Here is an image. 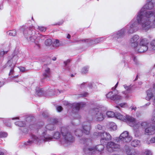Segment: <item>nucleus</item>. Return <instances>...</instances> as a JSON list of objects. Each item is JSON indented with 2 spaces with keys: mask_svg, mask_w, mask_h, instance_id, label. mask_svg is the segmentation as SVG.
I'll return each instance as SVG.
<instances>
[{
  "mask_svg": "<svg viewBox=\"0 0 155 155\" xmlns=\"http://www.w3.org/2000/svg\"><path fill=\"white\" fill-rule=\"evenodd\" d=\"M123 86L126 90V91L124 92V93L125 94H127L130 93L131 92V88L130 86H127L126 85H123Z\"/></svg>",
  "mask_w": 155,
  "mask_h": 155,
  "instance_id": "obj_29",
  "label": "nucleus"
},
{
  "mask_svg": "<svg viewBox=\"0 0 155 155\" xmlns=\"http://www.w3.org/2000/svg\"><path fill=\"white\" fill-rule=\"evenodd\" d=\"M129 133L127 131H124L120 135L119 137H116L115 140L118 143L123 142L128 143L132 140L131 137L129 135Z\"/></svg>",
  "mask_w": 155,
  "mask_h": 155,
  "instance_id": "obj_11",
  "label": "nucleus"
},
{
  "mask_svg": "<svg viewBox=\"0 0 155 155\" xmlns=\"http://www.w3.org/2000/svg\"><path fill=\"white\" fill-rule=\"evenodd\" d=\"M44 113H43L42 114V115H43V116L44 117H46V116H44Z\"/></svg>",
  "mask_w": 155,
  "mask_h": 155,
  "instance_id": "obj_63",
  "label": "nucleus"
},
{
  "mask_svg": "<svg viewBox=\"0 0 155 155\" xmlns=\"http://www.w3.org/2000/svg\"><path fill=\"white\" fill-rule=\"evenodd\" d=\"M61 133L62 136L61 141V143L63 145L66 146L70 145L74 141V139L70 132L68 131L65 127H62Z\"/></svg>",
  "mask_w": 155,
  "mask_h": 155,
  "instance_id": "obj_4",
  "label": "nucleus"
},
{
  "mask_svg": "<svg viewBox=\"0 0 155 155\" xmlns=\"http://www.w3.org/2000/svg\"><path fill=\"white\" fill-rule=\"evenodd\" d=\"M15 124L17 126L21 127H24L25 125L24 122L21 121L16 122L15 123Z\"/></svg>",
  "mask_w": 155,
  "mask_h": 155,
  "instance_id": "obj_33",
  "label": "nucleus"
},
{
  "mask_svg": "<svg viewBox=\"0 0 155 155\" xmlns=\"http://www.w3.org/2000/svg\"><path fill=\"white\" fill-rule=\"evenodd\" d=\"M125 151L127 155H137V152L134 149L128 146H126Z\"/></svg>",
  "mask_w": 155,
  "mask_h": 155,
  "instance_id": "obj_18",
  "label": "nucleus"
},
{
  "mask_svg": "<svg viewBox=\"0 0 155 155\" xmlns=\"http://www.w3.org/2000/svg\"><path fill=\"white\" fill-rule=\"evenodd\" d=\"M7 51H0V57L2 56L4 54H6Z\"/></svg>",
  "mask_w": 155,
  "mask_h": 155,
  "instance_id": "obj_44",
  "label": "nucleus"
},
{
  "mask_svg": "<svg viewBox=\"0 0 155 155\" xmlns=\"http://www.w3.org/2000/svg\"><path fill=\"white\" fill-rule=\"evenodd\" d=\"M50 122L52 123V124H50L47 125L45 127L43 126L39 128L38 130V132L40 135L37 137L35 135H32L31 136V140H29L27 142L24 143L26 146L30 145L33 143L34 142L37 145H40L44 141H50L52 139V136L47 134V130H54L55 127L53 124H57L58 122L57 119L54 118L51 119Z\"/></svg>",
  "mask_w": 155,
  "mask_h": 155,
  "instance_id": "obj_2",
  "label": "nucleus"
},
{
  "mask_svg": "<svg viewBox=\"0 0 155 155\" xmlns=\"http://www.w3.org/2000/svg\"><path fill=\"white\" fill-rule=\"evenodd\" d=\"M135 121L136 123L135 124V128H134L135 129H136V128H138L140 126V125H141L142 127L143 128H145L146 127H147L149 126V124L146 122H143L141 123V124H140V123L137 124L136 120Z\"/></svg>",
  "mask_w": 155,
  "mask_h": 155,
  "instance_id": "obj_19",
  "label": "nucleus"
},
{
  "mask_svg": "<svg viewBox=\"0 0 155 155\" xmlns=\"http://www.w3.org/2000/svg\"><path fill=\"white\" fill-rule=\"evenodd\" d=\"M7 136V134L5 132H0V137H5Z\"/></svg>",
  "mask_w": 155,
  "mask_h": 155,
  "instance_id": "obj_38",
  "label": "nucleus"
},
{
  "mask_svg": "<svg viewBox=\"0 0 155 155\" xmlns=\"http://www.w3.org/2000/svg\"><path fill=\"white\" fill-rule=\"evenodd\" d=\"M44 94V91L41 89H39L36 91V95L38 96H42Z\"/></svg>",
  "mask_w": 155,
  "mask_h": 155,
  "instance_id": "obj_28",
  "label": "nucleus"
},
{
  "mask_svg": "<svg viewBox=\"0 0 155 155\" xmlns=\"http://www.w3.org/2000/svg\"><path fill=\"white\" fill-rule=\"evenodd\" d=\"M63 103L66 106L69 105H70L67 101H64V102Z\"/></svg>",
  "mask_w": 155,
  "mask_h": 155,
  "instance_id": "obj_51",
  "label": "nucleus"
},
{
  "mask_svg": "<svg viewBox=\"0 0 155 155\" xmlns=\"http://www.w3.org/2000/svg\"><path fill=\"white\" fill-rule=\"evenodd\" d=\"M3 8V6H0V9H1Z\"/></svg>",
  "mask_w": 155,
  "mask_h": 155,
  "instance_id": "obj_64",
  "label": "nucleus"
},
{
  "mask_svg": "<svg viewBox=\"0 0 155 155\" xmlns=\"http://www.w3.org/2000/svg\"><path fill=\"white\" fill-rule=\"evenodd\" d=\"M86 104L83 102L80 103H76L73 104L72 109V113H75L77 112L80 109L85 106Z\"/></svg>",
  "mask_w": 155,
  "mask_h": 155,
  "instance_id": "obj_15",
  "label": "nucleus"
},
{
  "mask_svg": "<svg viewBox=\"0 0 155 155\" xmlns=\"http://www.w3.org/2000/svg\"><path fill=\"white\" fill-rule=\"evenodd\" d=\"M83 130L80 129H77L74 131V133L76 136L80 137L82 135L83 133L86 135H88L90 133L91 126L89 122H84L82 126Z\"/></svg>",
  "mask_w": 155,
  "mask_h": 155,
  "instance_id": "obj_9",
  "label": "nucleus"
},
{
  "mask_svg": "<svg viewBox=\"0 0 155 155\" xmlns=\"http://www.w3.org/2000/svg\"><path fill=\"white\" fill-rule=\"evenodd\" d=\"M43 76L44 77L43 79H45L46 78H48L46 79L47 81L49 80L50 78L51 72L49 68H48L46 65L44 64L43 67Z\"/></svg>",
  "mask_w": 155,
  "mask_h": 155,
  "instance_id": "obj_16",
  "label": "nucleus"
},
{
  "mask_svg": "<svg viewBox=\"0 0 155 155\" xmlns=\"http://www.w3.org/2000/svg\"><path fill=\"white\" fill-rule=\"evenodd\" d=\"M60 136V134L58 132H55L52 137V139L54 138L55 139H57L59 138Z\"/></svg>",
  "mask_w": 155,
  "mask_h": 155,
  "instance_id": "obj_35",
  "label": "nucleus"
},
{
  "mask_svg": "<svg viewBox=\"0 0 155 155\" xmlns=\"http://www.w3.org/2000/svg\"><path fill=\"white\" fill-rule=\"evenodd\" d=\"M119 105L122 107H125L127 106V104L125 103L120 104Z\"/></svg>",
  "mask_w": 155,
  "mask_h": 155,
  "instance_id": "obj_42",
  "label": "nucleus"
},
{
  "mask_svg": "<svg viewBox=\"0 0 155 155\" xmlns=\"http://www.w3.org/2000/svg\"><path fill=\"white\" fill-rule=\"evenodd\" d=\"M20 31H23V34L25 35V38L27 39L29 38H32L33 39L36 38V39H39V38L44 39L46 37V36H43L41 35H39L38 36H34V37L31 36V34L32 33V31L31 29L30 28H28L25 26H23L21 27L20 29Z\"/></svg>",
  "mask_w": 155,
  "mask_h": 155,
  "instance_id": "obj_10",
  "label": "nucleus"
},
{
  "mask_svg": "<svg viewBox=\"0 0 155 155\" xmlns=\"http://www.w3.org/2000/svg\"><path fill=\"white\" fill-rule=\"evenodd\" d=\"M52 60L54 61L55 60H56V58L55 57H54L53 58H52Z\"/></svg>",
  "mask_w": 155,
  "mask_h": 155,
  "instance_id": "obj_61",
  "label": "nucleus"
},
{
  "mask_svg": "<svg viewBox=\"0 0 155 155\" xmlns=\"http://www.w3.org/2000/svg\"><path fill=\"white\" fill-rule=\"evenodd\" d=\"M30 40H31V41L32 42L34 43L38 47V48H39V45L38 44V41H35V39H29Z\"/></svg>",
  "mask_w": 155,
  "mask_h": 155,
  "instance_id": "obj_41",
  "label": "nucleus"
},
{
  "mask_svg": "<svg viewBox=\"0 0 155 155\" xmlns=\"http://www.w3.org/2000/svg\"><path fill=\"white\" fill-rule=\"evenodd\" d=\"M88 94L87 92H84L83 94H78L77 96V97H85L87 96Z\"/></svg>",
  "mask_w": 155,
  "mask_h": 155,
  "instance_id": "obj_37",
  "label": "nucleus"
},
{
  "mask_svg": "<svg viewBox=\"0 0 155 155\" xmlns=\"http://www.w3.org/2000/svg\"><path fill=\"white\" fill-rule=\"evenodd\" d=\"M115 117L117 119L127 122L129 126L135 128L136 121L135 119L133 117L127 115L124 116L119 113H116Z\"/></svg>",
  "mask_w": 155,
  "mask_h": 155,
  "instance_id": "obj_7",
  "label": "nucleus"
},
{
  "mask_svg": "<svg viewBox=\"0 0 155 155\" xmlns=\"http://www.w3.org/2000/svg\"><path fill=\"white\" fill-rule=\"evenodd\" d=\"M139 36L137 35H134L131 39H139Z\"/></svg>",
  "mask_w": 155,
  "mask_h": 155,
  "instance_id": "obj_49",
  "label": "nucleus"
},
{
  "mask_svg": "<svg viewBox=\"0 0 155 155\" xmlns=\"http://www.w3.org/2000/svg\"><path fill=\"white\" fill-rule=\"evenodd\" d=\"M131 109L132 110H135L137 108L136 107H131Z\"/></svg>",
  "mask_w": 155,
  "mask_h": 155,
  "instance_id": "obj_52",
  "label": "nucleus"
},
{
  "mask_svg": "<svg viewBox=\"0 0 155 155\" xmlns=\"http://www.w3.org/2000/svg\"><path fill=\"white\" fill-rule=\"evenodd\" d=\"M85 84V83H82L81 85V88H82L84 87V84Z\"/></svg>",
  "mask_w": 155,
  "mask_h": 155,
  "instance_id": "obj_56",
  "label": "nucleus"
},
{
  "mask_svg": "<svg viewBox=\"0 0 155 155\" xmlns=\"http://www.w3.org/2000/svg\"><path fill=\"white\" fill-rule=\"evenodd\" d=\"M145 154L146 155H151V152L149 150H147L144 152Z\"/></svg>",
  "mask_w": 155,
  "mask_h": 155,
  "instance_id": "obj_45",
  "label": "nucleus"
},
{
  "mask_svg": "<svg viewBox=\"0 0 155 155\" xmlns=\"http://www.w3.org/2000/svg\"><path fill=\"white\" fill-rule=\"evenodd\" d=\"M18 75H16L15 76H14L13 77H12V78H17L18 77Z\"/></svg>",
  "mask_w": 155,
  "mask_h": 155,
  "instance_id": "obj_62",
  "label": "nucleus"
},
{
  "mask_svg": "<svg viewBox=\"0 0 155 155\" xmlns=\"http://www.w3.org/2000/svg\"><path fill=\"white\" fill-rule=\"evenodd\" d=\"M152 121L155 124V110H154L152 115V117L151 118Z\"/></svg>",
  "mask_w": 155,
  "mask_h": 155,
  "instance_id": "obj_40",
  "label": "nucleus"
},
{
  "mask_svg": "<svg viewBox=\"0 0 155 155\" xmlns=\"http://www.w3.org/2000/svg\"><path fill=\"white\" fill-rule=\"evenodd\" d=\"M96 128L98 130H101L102 129V127L101 125L98 124L96 126Z\"/></svg>",
  "mask_w": 155,
  "mask_h": 155,
  "instance_id": "obj_48",
  "label": "nucleus"
},
{
  "mask_svg": "<svg viewBox=\"0 0 155 155\" xmlns=\"http://www.w3.org/2000/svg\"><path fill=\"white\" fill-rule=\"evenodd\" d=\"M83 42H89L88 44L90 45L97 44L99 42V39H83Z\"/></svg>",
  "mask_w": 155,
  "mask_h": 155,
  "instance_id": "obj_21",
  "label": "nucleus"
},
{
  "mask_svg": "<svg viewBox=\"0 0 155 155\" xmlns=\"http://www.w3.org/2000/svg\"><path fill=\"white\" fill-rule=\"evenodd\" d=\"M35 30H38L41 31H45L46 30V28L43 26H37L34 27Z\"/></svg>",
  "mask_w": 155,
  "mask_h": 155,
  "instance_id": "obj_31",
  "label": "nucleus"
},
{
  "mask_svg": "<svg viewBox=\"0 0 155 155\" xmlns=\"http://www.w3.org/2000/svg\"><path fill=\"white\" fill-rule=\"evenodd\" d=\"M106 114L108 117H113L115 116V113L111 111H108L107 112Z\"/></svg>",
  "mask_w": 155,
  "mask_h": 155,
  "instance_id": "obj_32",
  "label": "nucleus"
},
{
  "mask_svg": "<svg viewBox=\"0 0 155 155\" xmlns=\"http://www.w3.org/2000/svg\"><path fill=\"white\" fill-rule=\"evenodd\" d=\"M104 144L101 143V144L97 145L95 147H94L96 150V153L97 151L101 152L102 151L104 148V146L103 145Z\"/></svg>",
  "mask_w": 155,
  "mask_h": 155,
  "instance_id": "obj_25",
  "label": "nucleus"
},
{
  "mask_svg": "<svg viewBox=\"0 0 155 155\" xmlns=\"http://www.w3.org/2000/svg\"><path fill=\"white\" fill-rule=\"evenodd\" d=\"M154 0H147L146 4L138 12L137 14L142 9V11L145 13L149 11H146V9H152L154 6V3L153 2H154ZM145 14L144 13V14Z\"/></svg>",
  "mask_w": 155,
  "mask_h": 155,
  "instance_id": "obj_14",
  "label": "nucleus"
},
{
  "mask_svg": "<svg viewBox=\"0 0 155 155\" xmlns=\"http://www.w3.org/2000/svg\"><path fill=\"white\" fill-rule=\"evenodd\" d=\"M152 89L150 88L149 90L147 91V96L146 97V99L147 100L149 101L152 97L153 98V97L154 96L153 95V93H152Z\"/></svg>",
  "mask_w": 155,
  "mask_h": 155,
  "instance_id": "obj_23",
  "label": "nucleus"
},
{
  "mask_svg": "<svg viewBox=\"0 0 155 155\" xmlns=\"http://www.w3.org/2000/svg\"><path fill=\"white\" fill-rule=\"evenodd\" d=\"M109 129L111 131L117 129V126L115 123L111 122L109 125Z\"/></svg>",
  "mask_w": 155,
  "mask_h": 155,
  "instance_id": "obj_27",
  "label": "nucleus"
},
{
  "mask_svg": "<svg viewBox=\"0 0 155 155\" xmlns=\"http://www.w3.org/2000/svg\"><path fill=\"white\" fill-rule=\"evenodd\" d=\"M153 105L154 106H155V96L153 97Z\"/></svg>",
  "mask_w": 155,
  "mask_h": 155,
  "instance_id": "obj_53",
  "label": "nucleus"
},
{
  "mask_svg": "<svg viewBox=\"0 0 155 155\" xmlns=\"http://www.w3.org/2000/svg\"><path fill=\"white\" fill-rule=\"evenodd\" d=\"M146 143L148 144L150 143H155V137H152L150 140V142H147Z\"/></svg>",
  "mask_w": 155,
  "mask_h": 155,
  "instance_id": "obj_39",
  "label": "nucleus"
},
{
  "mask_svg": "<svg viewBox=\"0 0 155 155\" xmlns=\"http://www.w3.org/2000/svg\"><path fill=\"white\" fill-rule=\"evenodd\" d=\"M67 39H70L71 38V35L69 34H68L67 36Z\"/></svg>",
  "mask_w": 155,
  "mask_h": 155,
  "instance_id": "obj_54",
  "label": "nucleus"
},
{
  "mask_svg": "<svg viewBox=\"0 0 155 155\" xmlns=\"http://www.w3.org/2000/svg\"><path fill=\"white\" fill-rule=\"evenodd\" d=\"M94 135L95 136H100L101 137L100 142L101 143L104 144L106 141L110 140L112 139V137L110 135L106 132H104L102 133L95 132L94 133Z\"/></svg>",
  "mask_w": 155,
  "mask_h": 155,
  "instance_id": "obj_12",
  "label": "nucleus"
},
{
  "mask_svg": "<svg viewBox=\"0 0 155 155\" xmlns=\"http://www.w3.org/2000/svg\"><path fill=\"white\" fill-rule=\"evenodd\" d=\"M70 62V60H68L67 61L64 62V63L65 64V67H66V66L68 65V64Z\"/></svg>",
  "mask_w": 155,
  "mask_h": 155,
  "instance_id": "obj_47",
  "label": "nucleus"
},
{
  "mask_svg": "<svg viewBox=\"0 0 155 155\" xmlns=\"http://www.w3.org/2000/svg\"><path fill=\"white\" fill-rule=\"evenodd\" d=\"M0 155H4V153L2 152H0Z\"/></svg>",
  "mask_w": 155,
  "mask_h": 155,
  "instance_id": "obj_59",
  "label": "nucleus"
},
{
  "mask_svg": "<svg viewBox=\"0 0 155 155\" xmlns=\"http://www.w3.org/2000/svg\"><path fill=\"white\" fill-rule=\"evenodd\" d=\"M25 68L24 67H21L20 68V71H25Z\"/></svg>",
  "mask_w": 155,
  "mask_h": 155,
  "instance_id": "obj_50",
  "label": "nucleus"
},
{
  "mask_svg": "<svg viewBox=\"0 0 155 155\" xmlns=\"http://www.w3.org/2000/svg\"><path fill=\"white\" fill-rule=\"evenodd\" d=\"M57 110L58 112H60L62 110V107L61 106H58L57 108Z\"/></svg>",
  "mask_w": 155,
  "mask_h": 155,
  "instance_id": "obj_46",
  "label": "nucleus"
},
{
  "mask_svg": "<svg viewBox=\"0 0 155 155\" xmlns=\"http://www.w3.org/2000/svg\"><path fill=\"white\" fill-rule=\"evenodd\" d=\"M88 86H89L91 88L92 86V84L91 83L89 84Z\"/></svg>",
  "mask_w": 155,
  "mask_h": 155,
  "instance_id": "obj_57",
  "label": "nucleus"
},
{
  "mask_svg": "<svg viewBox=\"0 0 155 155\" xmlns=\"http://www.w3.org/2000/svg\"><path fill=\"white\" fill-rule=\"evenodd\" d=\"M3 84L2 82H1L0 81V87H1L2 85H3Z\"/></svg>",
  "mask_w": 155,
  "mask_h": 155,
  "instance_id": "obj_58",
  "label": "nucleus"
},
{
  "mask_svg": "<svg viewBox=\"0 0 155 155\" xmlns=\"http://www.w3.org/2000/svg\"><path fill=\"white\" fill-rule=\"evenodd\" d=\"M81 143H83L84 144L87 145L83 148V151L84 153L87 155H92L96 153V150L94 147H92L88 145V143L90 142L89 139H84L83 140L81 141Z\"/></svg>",
  "mask_w": 155,
  "mask_h": 155,
  "instance_id": "obj_8",
  "label": "nucleus"
},
{
  "mask_svg": "<svg viewBox=\"0 0 155 155\" xmlns=\"http://www.w3.org/2000/svg\"><path fill=\"white\" fill-rule=\"evenodd\" d=\"M144 12L142 9L137 14L135 17L126 26L109 36L110 38H122L125 35L129 36L136 32L139 28L140 25L143 30L147 31L151 28L155 27V12L148 11Z\"/></svg>",
  "mask_w": 155,
  "mask_h": 155,
  "instance_id": "obj_1",
  "label": "nucleus"
},
{
  "mask_svg": "<svg viewBox=\"0 0 155 155\" xmlns=\"http://www.w3.org/2000/svg\"><path fill=\"white\" fill-rule=\"evenodd\" d=\"M52 39H46L45 44L47 46H50L52 45Z\"/></svg>",
  "mask_w": 155,
  "mask_h": 155,
  "instance_id": "obj_36",
  "label": "nucleus"
},
{
  "mask_svg": "<svg viewBox=\"0 0 155 155\" xmlns=\"http://www.w3.org/2000/svg\"><path fill=\"white\" fill-rule=\"evenodd\" d=\"M153 90H154L155 91V85L154 84H153Z\"/></svg>",
  "mask_w": 155,
  "mask_h": 155,
  "instance_id": "obj_60",
  "label": "nucleus"
},
{
  "mask_svg": "<svg viewBox=\"0 0 155 155\" xmlns=\"http://www.w3.org/2000/svg\"><path fill=\"white\" fill-rule=\"evenodd\" d=\"M150 102L144 105V106L145 107L146 106H149L150 104Z\"/></svg>",
  "mask_w": 155,
  "mask_h": 155,
  "instance_id": "obj_55",
  "label": "nucleus"
},
{
  "mask_svg": "<svg viewBox=\"0 0 155 155\" xmlns=\"http://www.w3.org/2000/svg\"><path fill=\"white\" fill-rule=\"evenodd\" d=\"M148 47L149 50L155 51V39H150Z\"/></svg>",
  "mask_w": 155,
  "mask_h": 155,
  "instance_id": "obj_20",
  "label": "nucleus"
},
{
  "mask_svg": "<svg viewBox=\"0 0 155 155\" xmlns=\"http://www.w3.org/2000/svg\"><path fill=\"white\" fill-rule=\"evenodd\" d=\"M140 144V141L138 140H134L131 142V146L134 147L139 146Z\"/></svg>",
  "mask_w": 155,
  "mask_h": 155,
  "instance_id": "obj_26",
  "label": "nucleus"
},
{
  "mask_svg": "<svg viewBox=\"0 0 155 155\" xmlns=\"http://www.w3.org/2000/svg\"><path fill=\"white\" fill-rule=\"evenodd\" d=\"M62 45L58 39H52L51 45L53 47H57Z\"/></svg>",
  "mask_w": 155,
  "mask_h": 155,
  "instance_id": "obj_24",
  "label": "nucleus"
},
{
  "mask_svg": "<svg viewBox=\"0 0 155 155\" xmlns=\"http://www.w3.org/2000/svg\"><path fill=\"white\" fill-rule=\"evenodd\" d=\"M22 130L23 132L25 134H27L28 133V129L25 127H23L21 129Z\"/></svg>",
  "mask_w": 155,
  "mask_h": 155,
  "instance_id": "obj_43",
  "label": "nucleus"
},
{
  "mask_svg": "<svg viewBox=\"0 0 155 155\" xmlns=\"http://www.w3.org/2000/svg\"><path fill=\"white\" fill-rule=\"evenodd\" d=\"M150 39H131L130 46L139 53L143 52L149 49Z\"/></svg>",
  "mask_w": 155,
  "mask_h": 155,
  "instance_id": "obj_3",
  "label": "nucleus"
},
{
  "mask_svg": "<svg viewBox=\"0 0 155 155\" xmlns=\"http://www.w3.org/2000/svg\"><path fill=\"white\" fill-rule=\"evenodd\" d=\"M107 147L108 150L110 152L118 151L120 150V145L112 141L108 142Z\"/></svg>",
  "mask_w": 155,
  "mask_h": 155,
  "instance_id": "obj_13",
  "label": "nucleus"
},
{
  "mask_svg": "<svg viewBox=\"0 0 155 155\" xmlns=\"http://www.w3.org/2000/svg\"><path fill=\"white\" fill-rule=\"evenodd\" d=\"M12 61L11 60L9 61L7 63V66H8L9 67H11V69L10 71V72L9 73V75H11V74H13L14 73V68L15 67V65L16 63H14L12 64H11L10 65V64L12 63Z\"/></svg>",
  "mask_w": 155,
  "mask_h": 155,
  "instance_id": "obj_22",
  "label": "nucleus"
},
{
  "mask_svg": "<svg viewBox=\"0 0 155 155\" xmlns=\"http://www.w3.org/2000/svg\"><path fill=\"white\" fill-rule=\"evenodd\" d=\"M118 84V82L116 84L114 87H112V91L109 92L106 94V97L107 98L114 101L117 104H118L122 99V97L118 94V93L117 91L115 90V88L117 87Z\"/></svg>",
  "mask_w": 155,
  "mask_h": 155,
  "instance_id": "obj_6",
  "label": "nucleus"
},
{
  "mask_svg": "<svg viewBox=\"0 0 155 155\" xmlns=\"http://www.w3.org/2000/svg\"><path fill=\"white\" fill-rule=\"evenodd\" d=\"M7 34L10 36H14L16 35V32L15 30H13L7 31Z\"/></svg>",
  "mask_w": 155,
  "mask_h": 155,
  "instance_id": "obj_30",
  "label": "nucleus"
},
{
  "mask_svg": "<svg viewBox=\"0 0 155 155\" xmlns=\"http://www.w3.org/2000/svg\"><path fill=\"white\" fill-rule=\"evenodd\" d=\"M145 133L148 135H152L155 133V126H152L146 127L145 130Z\"/></svg>",
  "mask_w": 155,
  "mask_h": 155,
  "instance_id": "obj_17",
  "label": "nucleus"
},
{
  "mask_svg": "<svg viewBox=\"0 0 155 155\" xmlns=\"http://www.w3.org/2000/svg\"><path fill=\"white\" fill-rule=\"evenodd\" d=\"M90 113L91 114L92 117L89 118L87 122L90 123L93 119H94L97 121H101L104 118L103 112L101 111V108H95L92 109Z\"/></svg>",
  "mask_w": 155,
  "mask_h": 155,
  "instance_id": "obj_5",
  "label": "nucleus"
},
{
  "mask_svg": "<svg viewBox=\"0 0 155 155\" xmlns=\"http://www.w3.org/2000/svg\"><path fill=\"white\" fill-rule=\"evenodd\" d=\"M89 67L88 66H85L83 67L81 70V72L83 74H85L88 73V71Z\"/></svg>",
  "mask_w": 155,
  "mask_h": 155,
  "instance_id": "obj_34",
  "label": "nucleus"
}]
</instances>
